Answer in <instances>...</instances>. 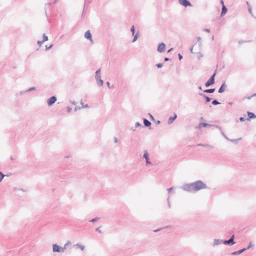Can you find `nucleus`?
Here are the masks:
<instances>
[{"instance_id":"nucleus-48","label":"nucleus","mask_w":256,"mask_h":256,"mask_svg":"<svg viewBox=\"0 0 256 256\" xmlns=\"http://www.w3.org/2000/svg\"><path fill=\"white\" fill-rule=\"evenodd\" d=\"M26 92V91H24V92H20V95H22V94H25Z\"/></svg>"},{"instance_id":"nucleus-15","label":"nucleus","mask_w":256,"mask_h":256,"mask_svg":"<svg viewBox=\"0 0 256 256\" xmlns=\"http://www.w3.org/2000/svg\"><path fill=\"white\" fill-rule=\"evenodd\" d=\"M212 125L208 124L207 123H200L198 126H196V128H200L202 127H206V126H212Z\"/></svg>"},{"instance_id":"nucleus-7","label":"nucleus","mask_w":256,"mask_h":256,"mask_svg":"<svg viewBox=\"0 0 256 256\" xmlns=\"http://www.w3.org/2000/svg\"><path fill=\"white\" fill-rule=\"evenodd\" d=\"M52 252H62L61 251V246L58 245L57 244H52Z\"/></svg>"},{"instance_id":"nucleus-20","label":"nucleus","mask_w":256,"mask_h":256,"mask_svg":"<svg viewBox=\"0 0 256 256\" xmlns=\"http://www.w3.org/2000/svg\"><path fill=\"white\" fill-rule=\"evenodd\" d=\"M226 87V86L225 84V82H224L222 86H220V88L218 89V92L219 93H222L224 92V88Z\"/></svg>"},{"instance_id":"nucleus-33","label":"nucleus","mask_w":256,"mask_h":256,"mask_svg":"<svg viewBox=\"0 0 256 256\" xmlns=\"http://www.w3.org/2000/svg\"><path fill=\"white\" fill-rule=\"evenodd\" d=\"M138 38V34H136L134 36V39H133L132 42H136V41L137 40Z\"/></svg>"},{"instance_id":"nucleus-49","label":"nucleus","mask_w":256,"mask_h":256,"mask_svg":"<svg viewBox=\"0 0 256 256\" xmlns=\"http://www.w3.org/2000/svg\"><path fill=\"white\" fill-rule=\"evenodd\" d=\"M190 52L191 53H193L194 52H193V46L190 48Z\"/></svg>"},{"instance_id":"nucleus-41","label":"nucleus","mask_w":256,"mask_h":256,"mask_svg":"<svg viewBox=\"0 0 256 256\" xmlns=\"http://www.w3.org/2000/svg\"><path fill=\"white\" fill-rule=\"evenodd\" d=\"M178 59H179L180 60H181L182 58H183V57H182V55H181L180 54H178Z\"/></svg>"},{"instance_id":"nucleus-64","label":"nucleus","mask_w":256,"mask_h":256,"mask_svg":"<svg viewBox=\"0 0 256 256\" xmlns=\"http://www.w3.org/2000/svg\"><path fill=\"white\" fill-rule=\"evenodd\" d=\"M72 104H76V102H72Z\"/></svg>"},{"instance_id":"nucleus-5","label":"nucleus","mask_w":256,"mask_h":256,"mask_svg":"<svg viewBox=\"0 0 256 256\" xmlns=\"http://www.w3.org/2000/svg\"><path fill=\"white\" fill-rule=\"evenodd\" d=\"M57 98L56 96H52L47 100V104L48 106H52L56 102Z\"/></svg>"},{"instance_id":"nucleus-53","label":"nucleus","mask_w":256,"mask_h":256,"mask_svg":"<svg viewBox=\"0 0 256 256\" xmlns=\"http://www.w3.org/2000/svg\"><path fill=\"white\" fill-rule=\"evenodd\" d=\"M220 4H222V6H223V4H224V0H220Z\"/></svg>"},{"instance_id":"nucleus-55","label":"nucleus","mask_w":256,"mask_h":256,"mask_svg":"<svg viewBox=\"0 0 256 256\" xmlns=\"http://www.w3.org/2000/svg\"><path fill=\"white\" fill-rule=\"evenodd\" d=\"M114 142H116V143L118 142V139L116 138L115 137L114 138Z\"/></svg>"},{"instance_id":"nucleus-42","label":"nucleus","mask_w":256,"mask_h":256,"mask_svg":"<svg viewBox=\"0 0 256 256\" xmlns=\"http://www.w3.org/2000/svg\"><path fill=\"white\" fill-rule=\"evenodd\" d=\"M37 43L40 46L42 44L44 43V42L42 40V41H38Z\"/></svg>"},{"instance_id":"nucleus-37","label":"nucleus","mask_w":256,"mask_h":256,"mask_svg":"<svg viewBox=\"0 0 256 256\" xmlns=\"http://www.w3.org/2000/svg\"><path fill=\"white\" fill-rule=\"evenodd\" d=\"M100 227H99V228H96V230L97 232H99V233H102V230H100Z\"/></svg>"},{"instance_id":"nucleus-50","label":"nucleus","mask_w":256,"mask_h":256,"mask_svg":"<svg viewBox=\"0 0 256 256\" xmlns=\"http://www.w3.org/2000/svg\"><path fill=\"white\" fill-rule=\"evenodd\" d=\"M106 84H107L108 86L110 88V83L108 82H106Z\"/></svg>"},{"instance_id":"nucleus-18","label":"nucleus","mask_w":256,"mask_h":256,"mask_svg":"<svg viewBox=\"0 0 256 256\" xmlns=\"http://www.w3.org/2000/svg\"><path fill=\"white\" fill-rule=\"evenodd\" d=\"M199 95L202 96L206 100V102H210L211 100V98L208 96H207L204 94L202 93H200Z\"/></svg>"},{"instance_id":"nucleus-36","label":"nucleus","mask_w":256,"mask_h":256,"mask_svg":"<svg viewBox=\"0 0 256 256\" xmlns=\"http://www.w3.org/2000/svg\"><path fill=\"white\" fill-rule=\"evenodd\" d=\"M156 66L158 67V68H160L162 66L163 64L162 63H159L157 64Z\"/></svg>"},{"instance_id":"nucleus-22","label":"nucleus","mask_w":256,"mask_h":256,"mask_svg":"<svg viewBox=\"0 0 256 256\" xmlns=\"http://www.w3.org/2000/svg\"><path fill=\"white\" fill-rule=\"evenodd\" d=\"M198 146H204V147H206V148H208L211 149L214 148V146L210 144H200Z\"/></svg>"},{"instance_id":"nucleus-10","label":"nucleus","mask_w":256,"mask_h":256,"mask_svg":"<svg viewBox=\"0 0 256 256\" xmlns=\"http://www.w3.org/2000/svg\"><path fill=\"white\" fill-rule=\"evenodd\" d=\"M212 126L216 128H217L218 129L220 132H221V134H222V136L226 138V139L227 140H230V139L226 136L225 134L224 133V132L222 130V128L220 126H217V125H212Z\"/></svg>"},{"instance_id":"nucleus-47","label":"nucleus","mask_w":256,"mask_h":256,"mask_svg":"<svg viewBox=\"0 0 256 256\" xmlns=\"http://www.w3.org/2000/svg\"><path fill=\"white\" fill-rule=\"evenodd\" d=\"M248 12L252 14V8H249L248 9Z\"/></svg>"},{"instance_id":"nucleus-43","label":"nucleus","mask_w":256,"mask_h":256,"mask_svg":"<svg viewBox=\"0 0 256 256\" xmlns=\"http://www.w3.org/2000/svg\"><path fill=\"white\" fill-rule=\"evenodd\" d=\"M71 244V242L70 241H68L66 244H65V246H68L69 244Z\"/></svg>"},{"instance_id":"nucleus-16","label":"nucleus","mask_w":256,"mask_h":256,"mask_svg":"<svg viewBox=\"0 0 256 256\" xmlns=\"http://www.w3.org/2000/svg\"><path fill=\"white\" fill-rule=\"evenodd\" d=\"M228 12V9L224 4H223L222 6V10L221 12V16H224Z\"/></svg>"},{"instance_id":"nucleus-28","label":"nucleus","mask_w":256,"mask_h":256,"mask_svg":"<svg viewBox=\"0 0 256 256\" xmlns=\"http://www.w3.org/2000/svg\"><path fill=\"white\" fill-rule=\"evenodd\" d=\"M36 90V88L35 87H32L30 88H28V90H26V92H32V90Z\"/></svg>"},{"instance_id":"nucleus-57","label":"nucleus","mask_w":256,"mask_h":256,"mask_svg":"<svg viewBox=\"0 0 256 256\" xmlns=\"http://www.w3.org/2000/svg\"><path fill=\"white\" fill-rule=\"evenodd\" d=\"M130 130H132V131H133V132H134V131L136 130L135 128H130Z\"/></svg>"},{"instance_id":"nucleus-51","label":"nucleus","mask_w":256,"mask_h":256,"mask_svg":"<svg viewBox=\"0 0 256 256\" xmlns=\"http://www.w3.org/2000/svg\"><path fill=\"white\" fill-rule=\"evenodd\" d=\"M148 114L150 116V117L151 119L152 120H154V116L152 114Z\"/></svg>"},{"instance_id":"nucleus-63","label":"nucleus","mask_w":256,"mask_h":256,"mask_svg":"<svg viewBox=\"0 0 256 256\" xmlns=\"http://www.w3.org/2000/svg\"><path fill=\"white\" fill-rule=\"evenodd\" d=\"M51 4H52L51 3H48V4H46V5H48V6H50Z\"/></svg>"},{"instance_id":"nucleus-32","label":"nucleus","mask_w":256,"mask_h":256,"mask_svg":"<svg viewBox=\"0 0 256 256\" xmlns=\"http://www.w3.org/2000/svg\"><path fill=\"white\" fill-rule=\"evenodd\" d=\"M135 126L136 128L137 127H139V126H142V124H140V122H136V124H135Z\"/></svg>"},{"instance_id":"nucleus-58","label":"nucleus","mask_w":256,"mask_h":256,"mask_svg":"<svg viewBox=\"0 0 256 256\" xmlns=\"http://www.w3.org/2000/svg\"><path fill=\"white\" fill-rule=\"evenodd\" d=\"M252 97H253V96H252H252H248V97L247 98H248V100H250Z\"/></svg>"},{"instance_id":"nucleus-25","label":"nucleus","mask_w":256,"mask_h":256,"mask_svg":"<svg viewBox=\"0 0 256 256\" xmlns=\"http://www.w3.org/2000/svg\"><path fill=\"white\" fill-rule=\"evenodd\" d=\"M212 104L213 105H218L220 103L216 100H214L212 101Z\"/></svg>"},{"instance_id":"nucleus-27","label":"nucleus","mask_w":256,"mask_h":256,"mask_svg":"<svg viewBox=\"0 0 256 256\" xmlns=\"http://www.w3.org/2000/svg\"><path fill=\"white\" fill-rule=\"evenodd\" d=\"M100 218H95L90 220V222H94L98 220Z\"/></svg>"},{"instance_id":"nucleus-44","label":"nucleus","mask_w":256,"mask_h":256,"mask_svg":"<svg viewBox=\"0 0 256 256\" xmlns=\"http://www.w3.org/2000/svg\"><path fill=\"white\" fill-rule=\"evenodd\" d=\"M204 30L206 32H210V29H208V28H205Z\"/></svg>"},{"instance_id":"nucleus-23","label":"nucleus","mask_w":256,"mask_h":256,"mask_svg":"<svg viewBox=\"0 0 256 256\" xmlns=\"http://www.w3.org/2000/svg\"><path fill=\"white\" fill-rule=\"evenodd\" d=\"M214 91L215 88H210L204 90V92L206 93H213Z\"/></svg>"},{"instance_id":"nucleus-54","label":"nucleus","mask_w":256,"mask_h":256,"mask_svg":"<svg viewBox=\"0 0 256 256\" xmlns=\"http://www.w3.org/2000/svg\"><path fill=\"white\" fill-rule=\"evenodd\" d=\"M244 42V41H243V40H239L238 41V44H242Z\"/></svg>"},{"instance_id":"nucleus-12","label":"nucleus","mask_w":256,"mask_h":256,"mask_svg":"<svg viewBox=\"0 0 256 256\" xmlns=\"http://www.w3.org/2000/svg\"><path fill=\"white\" fill-rule=\"evenodd\" d=\"M247 114L248 116V118H247L248 120H249L252 118H256V115L253 112H248Z\"/></svg>"},{"instance_id":"nucleus-52","label":"nucleus","mask_w":256,"mask_h":256,"mask_svg":"<svg viewBox=\"0 0 256 256\" xmlns=\"http://www.w3.org/2000/svg\"><path fill=\"white\" fill-rule=\"evenodd\" d=\"M169 60H170V59L168 58H165L164 59V62H167Z\"/></svg>"},{"instance_id":"nucleus-62","label":"nucleus","mask_w":256,"mask_h":256,"mask_svg":"<svg viewBox=\"0 0 256 256\" xmlns=\"http://www.w3.org/2000/svg\"><path fill=\"white\" fill-rule=\"evenodd\" d=\"M198 89L200 90H202V88L201 86H199L198 87Z\"/></svg>"},{"instance_id":"nucleus-34","label":"nucleus","mask_w":256,"mask_h":256,"mask_svg":"<svg viewBox=\"0 0 256 256\" xmlns=\"http://www.w3.org/2000/svg\"><path fill=\"white\" fill-rule=\"evenodd\" d=\"M167 201H168V206L169 208H170L171 206H170V196H168V198H167Z\"/></svg>"},{"instance_id":"nucleus-2","label":"nucleus","mask_w":256,"mask_h":256,"mask_svg":"<svg viewBox=\"0 0 256 256\" xmlns=\"http://www.w3.org/2000/svg\"><path fill=\"white\" fill-rule=\"evenodd\" d=\"M100 68L96 72L95 78L96 84L98 86H102L104 84V80L101 79Z\"/></svg>"},{"instance_id":"nucleus-30","label":"nucleus","mask_w":256,"mask_h":256,"mask_svg":"<svg viewBox=\"0 0 256 256\" xmlns=\"http://www.w3.org/2000/svg\"><path fill=\"white\" fill-rule=\"evenodd\" d=\"M66 247L67 246L65 245H64V247H61V251L62 253L66 251Z\"/></svg>"},{"instance_id":"nucleus-60","label":"nucleus","mask_w":256,"mask_h":256,"mask_svg":"<svg viewBox=\"0 0 256 256\" xmlns=\"http://www.w3.org/2000/svg\"><path fill=\"white\" fill-rule=\"evenodd\" d=\"M158 230H158H158H154V232H158Z\"/></svg>"},{"instance_id":"nucleus-6","label":"nucleus","mask_w":256,"mask_h":256,"mask_svg":"<svg viewBox=\"0 0 256 256\" xmlns=\"http://www.w3.org/2000/svg\"><path fill=\"white\" fill-rule=\"evenodd\" d=\"M143 158H145L146 165L152 164L151 162L150 161L148 154L147 150H144L143 154Z\"/></svg>"},{"instance_id":"nucleus-45","label":"nucleus","mask_w":256,"mask_h":256,"mask_svg":"<svg viewBox=\"0 0 256 256\" xmlns=\"http://www.w3.org/2000/svg\"><path fill=\"white\" fill-rule=\"evenodd\" d=\"M88 107H89V106H88V104H86L85 105H82V108H88Z\"/></svg>"},{"instance_id":"nucleus-9","label":"nucleus","mask_w":256,"mask_h":256,"mask_svg":"<svg viewBox=\"0 0 256 256\" xmlns=\"http://www.w3.org/2000/svg\"><path fill=\"white\" fill-rule=\"evenodd\" d=\"M165 48H166V44L163 42L160 43L158 46L157 50L159 52H164Z\"/></svg>"},{"instance_id":"nucleus-24","label":"nucleus","mask_w":256,"mask_h":256,"mask_svg":"<svg viewBox=\"0 0 256 256\" xmlns=\"http://www.w3.org/2000/svg\"><path fill=\"white\" fill-rule=\"evenodd\" d=\"M42 37H43L42 41L44 42L48 40V37L45 34H43Z\"/></svg>"},{"instance_id":"nucleus-35","label":"nucleus","mask_w":256,"mask_h":256,"mask_svg":"<svg viewBox=\"0 0 256 256\" xmlns=\"http://www.w3.org/2000/svg\"><path fill=\"white\" fill-rule=\"evenodd\" d=\"M252 246V242H250L247 248H246V250H248L250 248H251V246Z\"/></svg>"},{"instance_id":"nucleus-1","label":"nucleus","mask_w":256,"mask_h":256,"mask_svg":"<svg viewBox=\"0 0 256 256\" xmlns=\"http://www.w3.org/2000/svg\"><path fill=\"white\" fill-rule=\"evenodd\" d=\"M207 186L202 180H197L192 183L184 184L181 188L186 192H198L201 190L206 189Z\"/></svg>"},{"instance_id":"nucleus-40","label":"nucleus","mask_w":256,"mask_h":256,"mask_svg":"<svg viewBox=\"0 0 256 256\" xmlns=\"http://www.w3.org/2000/svg\"><path fill=\"white\" fill-rule=\"evenodd\" d=\"M172 190H173V187H172V188H168L167 190H168V193H170L172 192Z\"/></svg>"},{"instance_id":"nucleus-8","label":"nucleus","mask_w":256,"mask_h":256,"mask_svg":"<svg viewBox=\"0 0 256 256\" xmlns=\"http://www.w3.org/2000/svg\"><path fill=\"white\" fill-rule=\"evenodd\" d=\"M180 4L184 7L191 6L192 4L188 0H179Z\"/></svg>"},{"instance_id":"nucleus-61","label":"nucleus","mask_w":256,"mask_h":256,"mask_svg":"<svg viewBox=\"0 0 256 256\" xmlns=\"http://www.w3.org/2000/svg\"><path fill=\"white\" fill-rule=\"evenodd\" d=\"M252 96L254 97V96H256V94H252Z\"/></svg>"},{"instance_id":"nucleus-56","label":"nucleus","mask_w":256,"mask_h":256,"mask_svg":"<svg viewBox=\"0 0 256 256\" xmlns=\"http://www.w3.org/2000/svg\"><path fill=\"white\" fill-rule=\"evenodd\" d=\"M202 56V54H201L200 53L199 56H198V58H200Z\"/></svg>"},{"instance_id":"nucleus-39","label":"nucleus","mask_w":256,"mask_h":256,"mask_svg":"<svg viewBox=\"0 0 256 256\" xmlns=\"http://www.w3.org/2000/svg\"><path fill=\"white\" fill-rule=\"evenodd\" d=\"M72 108L70 107V106L67 107V111L68 112H70L72 111Z\"/></svg>"},{"instance_id":"nucleus-29","label":"nucleus","mask_w":256,"mask_h":256,"mask_svg":"<svg viewBox=\"0 0 256 256\" xmlns=\"http://www.w3.org/2000/svg\"><path fill=\"white\" fill-rule=\"evenodd\" d=\"M130 31H131V32H132V35L134 36V32H135V30H134V26H132L131 27Z\"/></svg>"},{"instance_id":"nucleus-13","label":"nucleus","mask_w":256,"mask_h":256,"mask_svg":"<svg viewBox=\"0 0 256 256\" xmlns=\"http://www.w3.org/2000/svg\"><path fill=\"white\" fill-rule=\"evenodd\" d=\"M84 37L88 40H90L91 41L92 40V36L90 30H88L86 32Z\"/></svg>"},{"instance_id":"nucleus-14","label":"nucleus","mask_w":256,"mask_h":256,"mask_svg":"<svg viewBox=\"0 0 256 256\" xmlns=\"http://www.w3.org/2000/svg\"><path fill=\"white\" fill-rule=\"evenodd\" d=\"M224 240L219 239H214L213 246H216L221 244H223Z\"/></svg>"},{"instance_id":"nucleus-21","label":"nucleus","mask_w":256,"mask_h":256,"mask_svg":"<svg viewBox=\"0 0 256 256\" xmlns=\"http://www.w3.org/2000/svg\"><path fill=\"white\" fill-rule=\"evenodd\" d=\"M77 248H80L82 250H84L85 248V246L81 244H77L74 246Z\"/></svg>"},{"instance_id":"nucleus-31","label":"nucleus","mask_w":256,"mask_h":256,"mask_svg":"<svg viewBox=\"0 0 256 256\" xmlns=\"http://www.w3.org/2000/svg\"><path fill=\"white\" fill-rule=\"evenodd\" d=\"M240 140V138H238V139H236V140H235V139H230V141L232 142H234L236 143L238 140Z\"/></svg>"},{"instance_id":"nucleus-59","label":"nucleus","mask_w":256,"mask_h":256,"mask_svg":"<svg viewBox=\"0 0 256 256\" xmlns=\"http://www.w3.org/2000/svg\"><path fill=\"white\" fill-rule=\"evenodd\" d=\"M172 50H173V48H170V49L168 50V52H170Z\"/></svg>"},{"instance_id":"nucleus-19","label":"nucleus","mask_w":256,"mask_h":256,"mask_svg":"<svg viewBox=\"0 0 256 256\" xmlns=\"http://www.w3.org/2000/svg\"><path fill=\"white\" fill-rule=\"evenodd\" d=\"M144 124L146 127H150L152 124L151 122L146 118L144 119Z\"/></svg>"},{"instance_id":"nucleus-38","label":"nucleus","mask_w":256,"mask_h":256,"mask_svg":"<svg viewBox=\"0 0 256 256\" xmlns=\"http://www.w3.org/2000/svg\"><path fill=\"white\" fill-rule=\"evenodd\" d=\"M239 120H240V121L241 122H243L245 121V118L244 117L240 118Z\"/></svg>"},{"instance_id":"nucleus-4","label":"nucleus","mask_w":256,"mask_h":256,"mask_svg":"<svg viewBox=\"0 0 256 256\" xmlns=\"http://www.w3.org/2000/svg\"><path fill=\"white\" fill-rule=\"evenodd\" d=\"M234 236L232 235L230 239L228 240H224L223 242V244L226 245L232 246L235 244L236 242L234 241Z\"/></svg>"},{"instance_id":"nucleus-26","label":"nucleus","mask_w":256,"mask_h":256,"mask_svg":"<svg viewBox=\"0 0 256 256\" xmlns=\"http://www.w3.org/2000/svg\"><path fill=\"white\" fill-rule=\"evenodd\" d=\"M0 182L2 181V180H3L5 176V175L2 172L0 171Z\"/></svg>"},{"instance_id":"nucleus-3","label":"nucleus","mask_w":256,"mask_h":256,"mask_svg":"<svg viewBox=\"0 0 256 256\" xmlns=\"http://www.w3.org/2000/svg\"><path fill=\"white\" fill-rule=\"evenodd\" d=\"M216 74V70L214 73L210 76L209 80L205 83V86L206 88L209 87L210 86L213 84L214 83V78Z\"/></svg>"},{"instance_id":"nucleus-46","label":"nucleus","mask_w":256,"mask_h":256,"mask_svg":"<svg viewBox=\"0 0 256 256\" xmlns=\"http://www.w3.org/2000/svg\"><path fill=\"white\" fill-rule=\"evenodd\" d=\"M52 46H53V45H52V44H51V45H50V46H48V47L46 46V50H50V48H52Z\"/></svg>"},{"instance_id":"nucleus-11","label":"nucleus","mask_w":256,"mask_h":256,"mask_svg":"<svg viewBox=\"0 0 256 256\" xmlns=\"http://www.w3.org/2000/svg\"><path fill=\"white\" fill-rule=\"evenodd\" d=\"M177 118V115L174 112V116H170L168 120V124H171Z\"/></svg>"},{"instance_id":"nucleus-17","label":"nucleus","mask_w":256,"mask_h":256,"mask_svg":"<svg viewBox=\"0 0 256 256\" xmlns=\"http://www.w3.org/2000/svg\"><path fill=\"white\" fill-rule=\"evenodd\" d=\"M244 251H246V248H242L239 250H238V251H235L234 252H233L232 253V255H238V254H241L243 252H244Z\"/></svg>"}]
</instances>
